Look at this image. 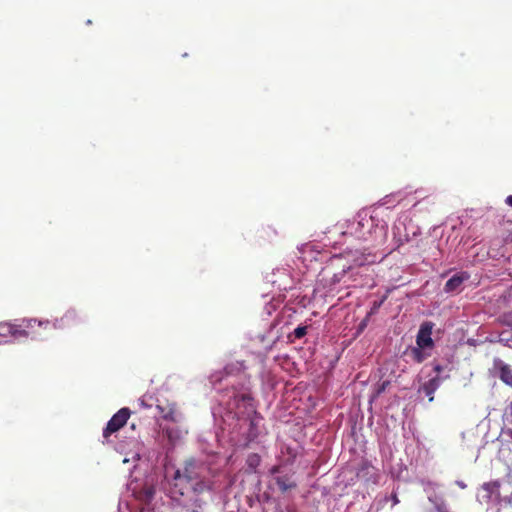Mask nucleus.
Returning <instances> with one entry per match:
<instances>
[{
    "label": "nucleus",
    "instance_id": "obj_1",
    "mask_svg": "<svg viewBox=\"0 0 512 512\" xmlns=\"http://www.w3.org/2000/svg\"><path fill=\"white\" fill-rule=\"evenodd\" d=\"M346 233L344 232V234ZM348 233L360 240L367 241L372 239L374 235L375 238L377 236L385 237L386 226H379L374 217L369 215L367 211H360L356 216V220L351 223Z\"/></svg>",
    "mask_w": 512,
    "mask_h": 512
},
{
    "label": "nucleus",
    "instance_id": "obj_2",
    "mask_svg": "<svg viewBox=\"0 0 512 512\" xmlns=\"http://www.w3.org/2000/svg\"><path fill=\"white\" fill-rule=\"evenodd\" d=\"M203 465L194 458L184 461L183 468L177 469L173 476L174 487H178L181 482L193 483L194 480L201 478Z\"/></svg>",
    "mask_w": 512,
    "mask_h": 512
},
{
    "label": "nucleus",
    "instance_id": "obj_3",
    "mask_svg": "<svg viewBox=\"0 0 512 512\" xmlns=\"http://www.w3.org/2000/svg\"><path fill=\"white\" fill-rule=\"evenodd\" d=\"M131 415L129 408H121L112 418L108 421L106 427L103 430V437L108 439L110 435L119 431L128 421Z\"/></svg>",
    "mask_w": 512,
    "mask_h": 512
},
{
    "label": "nucleus",
    "instance_id": "obj_4",
    "mask_svg": "<svg viewBox=\"0 0 512 512\" xmlns=\"http://www.w3.org/2000/svg\"><path fill=\"white\" fill-rule=\"evenodd\" d=\"M41 321L36 319H22L20 323H14L12 329V335L14 339L26 338L29 336V330L33 329L35 325L42 326Z\"/></svg>",
    "mask_w": 512,
    "mask_h": 512
},
{
    "label": "nucleus",
    "instance_id": "obj_5",
    "mask_svg": "<svg viewBox=\"0 0 512 512\" xmlns=\"http://www.w3.org/2000/svg\"><path fill=\"white\" fill-rule=\"evenodd\" d=\"M493 371L500 380L508 386L512 387V368L499 358L493 360Z\"/></svg>",
    "mask_w": 512,
    "mask_h": 512
},
{
    "label": "nucleus",
    "instance_id": "obj_6",
    "mask_svg": "<svg viewBox=\"0 0 512 512\" xmlns=\"http://www.w3.org/2000/svg\"><path fill=\"white\" fill-rule=\"evenodd\" d=\"M433 324L431 322H424L421 324L416 337V344L420 348H427L433 346L431 338Z\"/></svg>",
    "mask_w": 512,
    "mask_h": 512
},
{
    "label": "nucleus",
    "instance_id": "obj_7",
    "mask_svg": "<svg viewBox=\"0 0 512 512\" xmlns=\"http://www.w3.org/2000/svg\"><path fill=\"white\" fill-rule=\"evenodd\" d=\"M156 408L158 409L162 419L170 422H178L180 419V413L177 410V405L175 403L165 402L157 404Z\"/></svg>",
    "mask_w": 512,
    "mask_h": 512
},
{
    "label": "nucleus",
    "instance_id": "obj_8",
    "mask_svg": "<svg viewBox=\"0 0 512 512\" xmlns=\"http://www.w3.org/2000/svg\"><path fill=\"white\" fill-rule=\"evenodd\" d=\"M274 481L282 493L297 488V482L294 479V472L283 475H277L274 477Z\"/></svg>",
    "mask_w": 512,
    "mask_h": 512
},
{
    "label": "nucleus",
    "instance_id": "obj_9",
    "mask_svg": "<svg viewBox=\"0 0 512 512\" xmlns=\"http://www.w3.org/2000/svg\"><path fill=\"white\" fill-rule=\"evenodd\" d=\"M357 477L359 479H363L366 482L377 483L378 474L376 468L369 464L368 462H363L358 469Z\"/></svg>",
    "mask_w": 512,
    "mask_h": 512
},
{
    "label": "nucleus",
    "instance_id": "obj_10",
    "mask_svg": "<svg viewBox=\"0 0 512 512\" xmlns=\"http://www.w3.org/2000/svg\"><path fill=\"white\" fill-rule=\"evenodd\" d=\"M468 275L467 274H456L454 276H452L446 283H445V286H444V291L449 293V292H454L455 290H457L461 285L462 283L468 279Z\"/></svg>",
    "mask_w": 512,
    "mask_h": 512
},
{
    "label": "nucleus",
    "instance_id": "obj_11",
    "mask_svg": "<svg viewBox=\"0 0 512 512\" xmlns=\"http://www.w3.org/2000/svg\"><path fill=\"white\" fill-rule=\"evenodd\" d=\"M439 387V379L438 377H434L427 382H425L421 387L420 391L423 392L428 398L429 401L434 400V393Z\"/></svg>",
    "mask_w": 512,
    "mask_h": 512
},
{
    "label": "nucleus",
    "instance_id": "obj_12",
    "mask_svg": "<svg viewBox=\"0 0 512 512\" xmlns=\"http://www.w3.org/2000/svg\"><path fill=\"white\" fill-rule=\"evenodd\" d=\"M261 464V457L257 453H250L246 458V473H257Z\"/></svg>",
    "mask_w": 512,
    "mask_h": 512
},
{
    "label": "nucleus",
    "instance_id": "obj_13",
    "mask_svg": "<svg viewBox=\"0 0 512 512\" xmlns=\"http://www.w3.org/2000/svg\"><path fill=\"white\" fill-rule=\"evenodd\" d=\"M193 482L194 483L192 484V490L196 494H201L211 489L210 484L208 483V481L205 480L203 476H201V478L198 480H194Z\"/></svg>",
    "mask_w": 512,
    "mask_h": 512
},
{
    "label": "nucleus",
    "instance_id": "obj_14",
    "mask_svg": "<svg viewBox=\"0 0 512 512\" xmlns=\"http://www.w3.org/2000/svg\"><path fill=\"white\" fill-rule=\"evenodd\" d=\"M77 322V314L74 311H67L59 320V327L73 325Z\"/></svg>",
    "mask_w": 512,
    "mask_h": 512
},
{
    "label": "nucleus",
    "instance_id": "obj_15",
    "mask_svg": "<svg viewBox=\"0 0 512 512\" xmlns=\"http://www.w3.org/2000/svg\"><path fill=\"white\" fill-rule=\"evenodd\" d=\"M163 432L168 438L170 444L174 445L181 438V431L174 428L165 427L163 428Z\"/></svg>",
    "mask_w": 512,
    "mask_h": 512
},
{
    "label": "nucleus",
    "instance_id": "obj_16",
    "mask_svg": "<svg viewBox=\"0 0 512 512\" xmlns=\"http://www.w3.org/2000/svg\"><path fill=\"white\" fill-rule=\"evenodd\" d=\"M423 348H420L419 346L417 347H413L410 351V356L411 358L417 362V363H421L425 360L426 358V355L424 354V352L422 351Z\"/></svg>",
    "mask_w": 512,
    "mask_h": 512
},
{
    "label": "nucleus",
    "instance_id": "obj_17",
    "mask_svg": "<svg viewBox=\"0 0 512 512\" xmlns=\"http://www.w3.org/2000/svg\"><path fill=\"white\" fill-rule=\"evenodd\" d=\"M12 322H0V336L2 337H8L12 335V329H13Z\"/></svg>",
    "mask_w": 512,
    "mask_h": 512
},
{
    "label": "nucleus",
    "instance_id": "obj_18",
    "mask_svg": "<svg viewBox=\"0 0 512 512\" xmlns=\"http://www.w3.org/2000/svg\"><path fill=\"white\" fill-rule=\"evenodd\" d=\"M282 453H286L288 455V458L285 461V464H292L295 459H296V456H297V453L289 446H286L283 450H282Z\"/></svg>",
    "mask_w": 512,
    "mask_h": 512
},
{
    "label": "nucleus",
    "instance_id": "obj_19",
    "mask_svg": "<svg viewBox=\"0 0 512 512\" xmlns=\"http://www.w3.org/2000/svg\"><path fill=\"white\" fill-rule=\"evenodd\" d=\"M389 385H390V381H388V380H385V381L379 383L376 387V390H375V393H374L372 399H375L378 396H380L387 389V387Z\"/></svg>",
    "mask_w": 512,
    "mask_h": 512
},
{
    "label": "nucleus",
    "instance_id": "obj_20",
    "mask_svg": "<svg viewBox=\"0 0 512 512\" xmlns=\"http://www.w3.org/2000/svg\"><path fill=\"white\" fill-rule=\"evenodd\" d=\"M285 461H283L282 463L278 464V465H274L273 467L270 468L269 470V473L271 475H273L274 477L277 476V475H282L281 473L283 472L282 471V468L283 466H285Z\"/></svg>",
    "mask_w": 512,
    "mask_h": 512
},
{
    "label": "nucleus",
    "instance_id": "obj_21",
    "mask_svg": "<svg viewBox=\"0 0 512 512\" xmlns=\"http://www.w3.org/2000/svg\"><path fill=\"white\" fill-rule=\"evenodd\" d=\"M307 333V327L299 326L294 330V335L297 339L304 337Z\"/></svg>",
    "mask_w": 512,
    "mask_h": 512
},
{
    "label": "nucleus",
    "instance_id": "obj_22",
    "mask_svg": "<svg viewBox=\"0 0 512 512\" xmlns=\"http://www.w3.org/2000/svg\"><path fill=\"white\" fill-rule=\"evenodd\" d=\"M407 241H408V237H405V238H401V237H399V238L397 239V247H400L401 245H403V244H404L405 242H407Z\"/></svg>",
    "mask_w": 512,
    "mask_h": 512
},
{
    "label": "nucleus",
    "instance_id": "obj_23",
    "mask_svg": "<svg viewBox=\"0 0 512 512\" xmlns=\"http://www.w3.org/2000/svg\"><path fill=\"white\" fill-rule=\"evenodd\" d=\"M456 485L458 487H460L461 489H465L467 487V485L463 481H460V480L456 481Z\"/></svg>",
    "mask_w": 512,
    "mask_h": 512
},
{
    "label": "nucleus",
    "instance_id": "obj_24",
    "mask_svg": "<svg viewBox=\"0 0 512 512\" xmlns=\"http://www.w3.org/2000/svg\"><path fill=\"white\" fill-rule=\"evenodd\" d=\"M241 399H242L243 401H251V400H252V397H251L250 395L243 394V395L241 396Z\"/></svg>",
    "mask_w": 512,
    "mask_h": 512
},
{
    "label": "nucleus",
    "instance_id": "obj_25",
    "mask_svg": "<svg viewBox=\"0 0 512 512\" xmlns=\"http://www.w3.org/2000/svg\"><path fill=\"white\" fill-rule=\"evenodd\" d=\"M505 203H506L508 206L512 207V195H510V196H508V197L506 198Z\"/></svg>",
    "mask_w": 512,
    "mask_h": 512
},
{
    "label": "nucleus",
    "instance_id": "obj_26",
    "mask_svg": "<svg viewBox=\"0 0 512 512\" xmlns=\"http://www.w3.org/2000/svg\"><path fill=\"white\" fill-rule=\"evenodd\" d=\"M396 230H397V231H399V230H400V227H399L398 225H395V226L393 227V233H394V235L396 234Z\"/></svg>",
    "mask_w": 512,
    "mask_h": 512
},
{
    "label": "nucleus",
    "instance_id": "obj_27",
    "mask_svg": "<svg viewBox=\"0 0 512 512\" xmlns=\"http://www.w3.org/2000/svg\"><path fill=\"white\" fill-rule=\"evenodd\" d=\"M506 434L512 439V429H508Z\"/></svg>",
    "mask_w": 512,
    "mask_h": 512
},
{
    "label": "nucleus",
    "instance_id": "obj_28",
    "mask_svg": "<svg viewBox=\"0 0 512 512\" xmlns=\"http://www.w3.org/2000/svg\"><path fill=\"white\" fill-rule=\"evenodd\" d=\"M435 370H436L437 372H440V371H441V367H440L439 365H437V366L435 367Z\"/></svg>",
    "mask_w": 512,
    "mask_h": 512
},
{
    "label": "nucleus",
    "instance_id": "obj_29",
    "mask_svg": "<svg viewBox=\"0 0 512 512\" xmlns=\"http://www.w3.org/2000/svg\"><path fill=\"white\" fill-rule=\"evenodd\" d=\"M179 494L184 495V492L182 491V488L179 489Z\"/></svg>",
    "mask_w": 512,
    "mask_h": 512
}]
</instances>
